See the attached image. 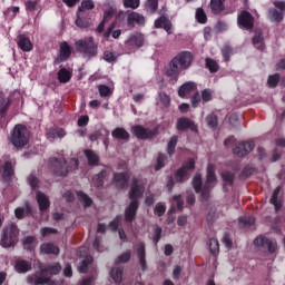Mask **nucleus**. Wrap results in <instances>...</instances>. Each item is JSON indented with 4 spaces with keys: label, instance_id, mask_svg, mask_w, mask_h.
<instances>
[{
    "label": "nucleus",
    "instance_id": "obj_1",
    "mask_svg": "<svg viewBox=\"0 0 285 285\" xmlns=\"http://www.w3.org/2000/svg\"><path fill=\"white\" fill-rule=\"evenodd\" d=\"M193 66V53L190 51H181L174 57L169 63V67L165 68L166 77H170V83H177L179 73L183 70H188Z\"/></svg>",
    "mask_w": 285,
    "mask_h": 285
},
{
    "label": "nucleus",
    "instance_id": "obj_2",
    "mask_svg": "<svg viewBox=\"0 0 285 285\" xmlns=\"http://www.w3.org/2000/svg\"><path fill=\"white\" fill-rule=\"evenodd\" d=\"M144 190H146V180L144 178H134L131 184V189L129 193L130 204L125 210L126 222H132L135 215H137V209L139 208V197H144Z\"/></svg>",
    "mask_w": 285,
    "mask_h": 285
},
{
    "label": "nucleus",
    "instance_id": "obj_3",
    "mask_svg": "<svg viewBox=\"0 0 285 285\" xmlns=\"http://www.w3.org/2000/svg\"><path fill=\"white\" fill-rule=\"evenodd\" d=\"M39 273L31 274L27 277L28 284L31 285H43L50 282V277L47 275H59L61 273V265L59 263H53L49 265H43L39 263Z\"/></svg>",
    "mask_w": 285,
    "mask_h": 285
},
{
    "label": "nucleus",
    "instance_id": "obj_4",
    "mask_svg": "<svg viewBox=\"0 0 285 285\" xmlns=\"http://www.w3.org/2000/svg\"><path fill=\"white\" fill-rule=\"evenodd\" d=\"M217 184V176L215 175V165L208 164L207 166V180L204 189H202V175H196L193 179L194 190L196 193H202L203 199H208L209 193L208 190L213 188Z\"/></svg>",
    "mask_w": 285,
    "mask_h": 285
},
{
    "label": "nucleus",
    "instance_id": "obj_5",
    "mask_svg": "<svg viewBox=\"0 0 285 285\" xmlns=\"http://www.w3.org/2000/svg\"><path fill=\"white\" fill-rule=\"evenodd\" d=\"M76 50L80 52L85 59H92V57H97V43H95L92 37H87L76 41Z\"/></svg>",
    "mask_w": 285,
    "mask_h": 285
},
{
    "label": "nucleus",
    "instance_id": "obj_6",
    "mask_svg": "<svg viewBox=\"0 0 285 285\" xmlns=\"http://www.w3.org/2000/svg\"><path fill=\"white\" fill-rule=\"evenodd\" d=\"M30 139V136L28 134V129L26 126L17 125L10 137V141L14 148H23V146H28V141Z\"/></svg>",
    "mask_w": 285,
    "mask_h": 285
},
{
    "label": "nucleus",
    "instance_id": "obj_7",
    "mask_svg": "<svg viewBox=\"0 0 285 285\" xmlns=\"http://www.w3.org/2000/svg\"><path fill=\"white\" fill-rule=\"evenodd\" d=\"M19 235V229L17 225L11 224L2 229V235L0 239V246L2 248H12L17 244V237Z\"/></svg>",
    "mask_w": 285,
    "mask_h": 285
},
{
    "label": "nucleus",
    "instance_id": "obj_8",
    "mask_svg": "<svg viewBox=\"0 0 285 285\" xmlns=\"http://www.w3.org/2000/svg\"><path fill=\"white\" fill-rule=\"evenodd\" d=\"M70 55H72V47H70L66 41L60 42L59 52L55 62L62 63V61H68V59H70Z\"/></svg>",
    "mask_w": 285,
    "mask_h": 285
},
{
    "label": "nucleus",
    "instance_id": "obj_9",
    "mask_svg": "<svg viewBox=\"0 0 285 285\" xmlns=\"http://www.w3.org/2000/svg\"><path fill=\"white\" fill-rule=\"evenodd\" d=\"M194 168H195V160L189 159L187 163L183 165L180 169L176 171L175 180L186 181V179H188V170H193Z\"/></svg>",
    "mask_w": 285,
    "mask_h": 285
},
{
    "label": "nucleus",
    "instance_id": "obj_10",
    "mask_svg": "<svg viewBox=\"0 0 285 285\" xmlns=\"http://www.w3.org/2000/svg\"><path fill=\"white\" fill-rule=\"evenodd\" d=\"M131 130L138 139H150V137H155L157 135V130L144 128L141 126H134Z\"/></svg>",
    "mask_w": 285,
    "mask_h": 285
},
{
    "label": "nucleus",
    "instance_id": "obj_11",
    "mask_svg": "<svg viewBox=\"0 0 285 285\" xmlns=\"http://www.w3.org/2000/svg\"><path fill=\"white\" fill-rule=\"evenodd\" d=\"M255 142H238L234 148V155L236 157H246L249 153H253Z\"/></svg>",
    "mask_w": 285,
    "mask_h": 285
},
{
    "label": "nucleus",
    "instance_id": "obj_12",
    "mask_svg": "<svg viewBox=\"0 0 285 285\" xmlns=\"http://www.w3.org/2000/svg\"><path fill=\"white\" fill-rule=\"evenodd\" d=\"M88 247H81L78 252L80 257H85L78 267L79 273H86L88 271V266L92 264V256L88 255Z\"/></svg>",
    "mask_w": 285,
    "mask_h": 285
},
{
    "label": "nucleus",
    "instance_id": "obj_13",
    "mask_svg": "<svg viewBox=\"0 0 285 285\" xmlns=\"http://www.w3.org/2000/svg\"><path fill=\"white\" fill-rule=\"evenodd\" d=\"M53 171L58 177H67L68 173H70V167H68V163H66L65 158L56 159L53 163Z\"/></svg>",
    "mask_w": 285,
    "mask_h": 285
},
{
    "label": "nucleus",
    "instance_id": "obj_14",
    "mask_svg": "<svg viewBox=\"0 0 285 285\" xmlns=\"http://www.w3.org/2000/svg\"><path fill=\"white\" fill-rule=\"evenodd\" d=\"M254 244L258 246V248H267L268 253H275L277 250V243L272 242L264 236L257 237L254 240Z\"/></svg>",
    "mask_w": 285,
    "mask_h": 285
},
{
    "label": "nucleus",
    "instance_id": "obj_15",
    "mask_svg": "<svg viewBox=\"0 0 285 285\" xmlns=\"http://www.w3.org/2000/svg\"><path fill=\"white\" fill-rule=\"evenodd\" d=\"M239 28H245V30H250L254 26L253 16L248 11H242L238 16Z\"/></svg>",
    "mask_w": 285,
    "mask_h": 285
},
{
    "label": "nucleus",
    "instance_id": "obj_16",
    "mask_svg": "<svg viewBox=\"0 0 285 285\" xmlns=\"http://www.w3.org/2000/svg\"><path fill=\"white\" fill-rule=\"evenodd\" d=\"M135 250L141 271H148V265L146 263V245H144V243H139L136 245Z\"/></svg>",
    "mask_w": 285,
    "mask_h": 285
},
{
    "label": "nucleus",
    "instance_id": "obj_17",
    "mask_svg": "<svg viewBox=\"0 0 285 285\" xmlns=\"http://www.w3.org/2000/svg\"><path fill=\"white\" fill-rule=\"evenodd\" d=\"M0 175L4 181H10L12 175H14V169H12V163L0 160Z\"/></svg>",
    "mask_w": 285,
    "mask_h": 285
},
{
    "label": "nucleus",
    "instance_id": "obj_18",
    "mask_svg": "<svg viewBox=\"0 0 285 285\" xmlns=\"http://www.w3.org/2000/svg\"><path fill=\"white\" fill-rule=\"evenodd\" d=\"M17 45L22 52H32V41H30V38L26 37L24 35H19L17 37Z\"/></svg>",
    "mask_w": 285,
    "mask_h": 285
},
{
    "label": "nucleus",
    "instance_id": "obj_19",
    "mask_svg": "<svg viewBox=\"0 0 285 285\" xmlns=\"http://www.w3.org/2000/svg\"><path fill=\"white\" fill-rule=\"evenodd\" d=\"M129 179L130 176H128L127 173H116L114 174L112 184L116 186V188H126V186H128Z\"/></svg>",
    "mask_w": 285,
    "mask_h": 285
},
{
    "label": "nucleus",
    "instance_id": "obj_20",
    "mask_svg": "<svg viewBox=\"0 0 285 285\" xmlns=\"http://www.w3.org/2000/svg\"><path fill=\"white\" fill-rule=\"evenodd\" d=\"M191 92H197V83L193 81H188L183 83L178 89V97H187V95H191Z\"/></svg>",
    "mask_w": 285,
    "mask_h": 285
},
{
    "label": "nucleus",
    "instance_id": "obj_21",
    "mask_svg": "<svg viewBox=\"0 0 285 285\" xmlns=\"http://www.w3.org/2000/svg\"><path fill=\"white\" fill-rule=\"evenodd\" d=\"M145 21H146L145 18L140 13H137V12H131L127 17L128 28H132L135 24L144 26Z\"/></svg>",
    "mask_w": 285,
    "mask_h": 285
},
{
    "label": "nucleus",
    "instance_id": "obj_22",
    "mask_svg": "<svg viewBox=\"0 0 285 285\" xmlns=\"http://www.w3.org/2000/svg\"><path fill=\"white\" fill-rule=\"evenodd\" d=\"M126 46H127V48H131V46L141 48V46H144V35H141V33L130 35L126 41Z\"/></svg>",
    "mask_w": 285,
    "mask_h": 285
},
{
    "label": "nucleus",
    "instance_id": "obj_23",
    "mask_svg": "<svg viewBox=\"0 0 285 285\" xmlns=\"http://www.w3.org/2000/svg\"><path fill=\"white\" fill-rule=\"evenodd\" d=\"M156 28H164L168 35H173V22L167 17H160L155 21Z\"/></svg>",
    "mask_w": 285,
    "mask_h": 285
},
{
    "label": "nucleus",
    "instance_id": "obj_24",
    "mask_svg": "<svg viewBox=\"0 0 285 285\" xmlns=\"http://www.w3.org/2000/svg\"><path fill=\"white\" fill-rule=\"evenodd\" d=\"M40 253L42 255H59L60 249L59 246L52 243H45L40 246Z\"/></svg>",
    "mask_w": 285,
    "mask_h": 285
},
{
    "label": "nucleus",
    "instance_id": "obj_25",
    "mask_svg": "<svg viewBox=\"0 0 285 285\" xmlns=\"http://www.w3.org/2000/svg\"><path fill=\"white\" fill-rule=\"evenodd\" d=\"M36 199L40 210H48V208H50V198L42 191L37 193Z\"/></svg>",
    "mask_w": 285,
    "mask_h": 285
},
{
    "label": "nucleus",
    "instance_id": "obj_26",
    "mask_svg": "<svg viewBox=\"0 0 285 285\" xmlns=\"http://www.w3.org/2000/svg\"><path fill=\"white\" fill-rule=\"evenodd\" d=\"M110 277L116 284H121L124 279V267H114L110 271Z\"/></svg>",
    "mask_w": 285,
    "mask_h": 285
},
{
    "label": "nucleus",
    "instance_id": "obj_27",
    "mask_svg": "<svg viewBox=\"0 0 285 285\" xmlns=\"http://www.w3.org/2000/svg\"><path fill=\"white\" fill-rule=\"evenodd\" d=\"M37 238L35 236H27L22 239L24 250H35L37 248Z\"/></svg>",
    "mask_w": 285,
    "mask_h": 285
},
{
    "label": "nucleus",
    "instance_id": "obj_28",
    "mask_svg": "<svg viewBox=\"0 0 285 285\" xmlns=\"http://www.w3.org/2000/svg\"><path fill=\"white\" fill-rule=\"evenodd\" d=\"M66 131L61 128L51 129L48 131L47 137L49 141H55V139H63Z\"/></svg>",
    "mask_w": 285,
    "mask_h": 285
},
{
    "label": "nucleus",
    "instance_id": "obj_29",
    "mask_svg": "<svg viewBox=\"0 0 285 285\" xmlns=\"http://www.w3.org/2000/svg\"><path fill=\"white\" fill-rule=\"evenodd\" d=\"M177 128L178 130H187V128L195 130V124L188 118H180L177 121Z\"/></svg>",
    "mask_w": 285,
    "mask_h": 285
},
{
    "label": "nucleus",
    "instance_id": "obj_30",
    "mask_svg": "<svg viewBox=\"0 0 285 285\" xmlns=\"http://www.w3.org/2000/svg\"><path fill=\"white\" fill-rule=\"evenodd\" d=\"M14 268L17 273H28L32 268V264L27 261H17Z\"/></svg>",
    "mask_w": 285,
    "mask_h": 285
},
{
    "label": "nucleus",
    "instance_id": "obj_31",
    "mask_svg": "<svg viewBox=\"0 0 285 285\" xmlns=\"http://www.w3.org/2000/svg\"><path fill=\"white\" fill-rule=\"evenodd\" d=\"M269 21H274L275 23H279L284 20V12L278 11L277 9H271L268 11Z\"/></svg>",
    "mask_w": 285,
    "mask_h": 285
},
{
    "label": "nucleus",
    "instance_id": "obj_32",
    "mask_svg": "<svg viewBox=\"0 0 285 285\" xmlns=\"http://www.w3.org/2000/svg\"><path fill=\"white\" fill-rule=\"evenodd\" d=\"M58 79L60 83H68V81L72 79V71L66 68L60 69L58 72Z\"/></svg>",
    "mask_w": 285,
    "mask_h": 285
},
{
    "label": "nucleus",
    "instance_id": "obj_33",
    "mask_svg": "<svg viewBox=\"0 0 285 285\" xmlns=\"http://www.w3.org/2000/svg\"><path fill=\"white\" fill-rule=\"evenodd\" d=\"M157 104L160 108H168V106H170V96L166 92H160L157 98Z\"/></svg>",
    "mask_w": 285,
    "mask_h": 285
},
{
    "label": "nucleus",
    "instance_id": "obj_34",
    "mask_svg": "<svg viewBox=\"0 0 285 285\" xmlns=\"http://www.w3.org/2000/svg\"><path fill=\"white\" fill-rule=\"evenodd\" d=\"M175 205L177 210L184 209V198H181V195H176L173 197V207L169 209V213H175Z\"/></svg>",
    "mask_w": 285,
    "mask_h": 285
},
{
    "label": "nucleus",
    "instance_id": "obj_35",
    "mask_svg": "<svg viewBox=\"0 0 285 285\" xmlns=\"http://www.w3.org/2000/svg\"><path fill=\"white\" fill-rule=\"evenodd\" d=\"M89 166H97L99 164V156L92 150H85Z\"/></svg>",
    "mask_w": 285,
    "mask_h": 285
},
{
    "label": "nucleus",
    "instance_id": "obj_36",
    "mask_svg": "<svg viewBox=\"0 0 285 285\" xmlns=\"http://www.w3.org/2000/svg\"><path fill=\"white\" fill-rule=\"evenodd\" d=\"M279 190H282L281 187H276V189L273 191L271 204L274 206L275 210H279L282 208V203L277 200V197H279Z\"/></svg>",
    "mask_w": 285,
    "mask_h": 285
},
{
    "label": "nucleus",
    "instance_id": "obj_37",
    "mask_svg": "<svg viewBox=\"0 0 285 285\" xmlns=\"http://www.w3.org/2000/svg\"><path fill=\"white\" fill-rule=\"evenodd\" d=\"M77 197H78L79 202H81V204H83L85 208L92 206V198H90L83 191H77Z\"/></svg>",
    "mask_w": 285,
    "mask_h": 285
},
{
    "label": "nucleus",
    "instance_id": "obj_38",
    "mask_svg": "<svg viewBox=\"0 0 285 285\" xmlns=\"http://www.w3.org/2000/svg\"><path fill=\"white\" fill-rule=\"evenodd\" d=\"M111 135L115 137V139H128V137H130V134H128L126 129L119 127L114 129Z\"/></svg>",
    "mask_w": 285,
    "mask_h": 285
},
{
    "label": "nucleus",
    "instance_id": "obj_39",
    "mask_svg": "<svg viewBox=\"0 0 285 285\" xmlns=\"http://www.w3.org/2000/svg\"><path fill=\"white\" fill-rule=\"evenodd\" d=\"M8 106H10V100L3 98V92H0V115H1V117H6V112H8Z\"/></svg>",
    "mask_w": 285,
    "mask_h": 285
},
{
    "label": "nucleus",
    "instance_id": "obj_40",
    "mask_svg": "<svg viewBox=\"0 0 285 285\" xmlns=\"http://www.w3.org/2000/svg\"><path fill=\"white\" fill-rule=\"evenodd\" d=\"M224 1L226 0H210V9L216 14L224 10Z\"/></svg>",
    "mask_w": 285,
    "mask_h": 285
},
{
    "label": "nucleus",
    "instance_id": "obj_41",
    "mask_svg": "<svg viewBox=\"0 0 285 285\" xmlns=\"http://www.w3.org/2000/svg\"><path fill=\"white\" fill-rule=\"evenodd\" d=\"M158 7H159L158 0H147L145 3V9L149 12V14H154V12H157Z\"/></svg>",
    "mask_w": 285,
    "mask_h": 285
},
{
    "label": "nucleus",
    "instance_id": "obj_42",
    "mask_svg": "<svg viewBox=\"0 0 285 285\" xmlns=\"http://www.w3.org/2000/svg\"><path fill=\"white\" fill-rule=\"evenodd\" d=\"M253 45L255 46V48H257V50H264L265 46L262 32L255 35V37L253 38Z\"/></svg>",
    "mask_w": 285,
    "mask_h": 285
},
{
    "label": "nucleus",
    "instance_id": "obj_43",
    "mask_svg": "<svg viewBox=\"0 0 285 285\" xmlns=\"http://www.w3.org/2000/svg\"><path fill=\"white\" fill-rule=\"evenodd\" d=\"M30 214V205L27 204L23 208L18 207L14 210V215L18 219H23V217H26V215Z\"/></svg>",
    "mask_w": 285,
    "mask_h": 285
},
{
    "label": "nucleus",
    "instance_id": "obj_44",
    "mask_svg": "<svg viewBox=\"0 0 285 285\" xmlns=\"http://www.w3.org/2000/svg\"><path fill=\"white\" fill-rule=\"evenodd\" d=\"M208 248L212 255H217L219 253V240L217 238H210L208 240Z\"/></svg>",
    "mask_w": 285,
    "mask_h": 285
},
{
    "label": "nucleus",
    "instance_id": "obj_45",
    "mask_svg": "<svg viewBox=\"0 0 285 285\" xmlns=\"http://www.w3.org/2000/svg\"><path fill=\"white\" fill-rule=\"evenodd\" d=\"M77 19H76V26L78 28H88V26H90V22H88V20H83V13H81V9H78V13H77Z\"/></svg>",
    "mask_w": 285,
    "mask_h": 285
},
{
    "label": "nucleus",
    "instance_id": "obj_46",
    "mask_svg": "<svg viewBox=\"0 0 285 285\" xmlns=\"http://www.w3.org/2000/svg\"><path fill=\"white\" fill-rule=\"evenodd\" d=\"M205 63H206V68L209 70V72H217L219 70V63H217L212 58H206Z\"/></svg>",
    "mask_w": 285,
    "mask_h": 285
},
{
    "label": "nucleus",
    "instance_id": "obj_47",
    "mask_svg": "<svg viewBox=\"0 0 285 285\" xmlns=\"http://www.w3.org/2000/svg\"><path fill=\"white\" fill-rule=\"evenodd\" d=\"M177 141H178L177 136L171 137V139L167 145L168 155H175V148H177Z\"/></svg>",
    "mask_w": 285,
    "mask_h": 285
},
{
    "label": "nucleus",
    "instance_id": "obj_48",
    "mask_svg": "<svg viewBox=\"0 0 285 285\" xmlns=\"http://www.w3.org/2000/svg\"><path fill=\"white\" fill-rule=\"evenodd\" d=\"M98 90L100 97H110V95H112V90L106 85H99Z\"/></svg>",
    "mask_w": 285,
    "mask_h": 285
},
{
    "label": "nucleus",
    "instance_id": "obj_49",
    "mask_svg": "<svg viewBox=\"0 0 285 285\" xmlns=\"http://www.w3.org/2000/svg\"><path fill=\"white\" fill-rule=\"evenodd\" d=\"M95 8V2L92 0H83L81 2V7L78 10H81V14H83V10H92Z\"/></svg>",
    "mask_w": 285,
    "mask_h": 285
},
{
    "label": "nucleus",
    "instance_id": "obj_50",
    "mask_svg": "<svg viewBox=\"0 0 285 285\" xmlns=\"http://www.w3.org/2000/svg\"><path fill=\"white\" fill-rule=\"evenodd\" d=\"M153 230H154V237H153L154 243L158 244L159 239H161V227L158 225H154Z\"/></svg>",
    "mask_w": 285,
    "mask_h": 285
},
{
    "label": "nucleus",
    "instance_id": "obj_51",
    "mask_svg": "<svg viewBox=\"0 0 285 285\" xmlns=\"http://www.w3.org/2000/svg\"><path fill=\"white\" fill-rule=\"evenodd\" d=\"M242 226H253L255 224V218L253 216H244L239 218Z\"/></svg>",
    "mask_w": 285,
    "mask_h": 285
},
{
    "label": "nucleus",
    "instance_id": "obj_52",
    "mask_svg": "<svg viewBox=\"0 0 285 285\" xmlns=\"http://www.w3.org/2000/svg\"><path fill=\"white\" fill-rule=\"evenodd\" d=\"M196 19L198 23H206V12H204V9L198 8L196 10Z\"/></svg>",
    "mask_w": 285,
    "mask_h": 285
},
{
    "label": "nucleus",
    "instance_id": "obj_53",
    "mask_svg": "<svg viewBox=\"0 0 285 285\" xmlns=\"http://www.w3.org/2000/svg\"><path fill=\"white\" fill-rule=\"evenodd\" d=\"M267 83H268L269 88H275L277 86V83H279L278 73H274V75L269 76Z\"/></svg>",
    "mask_w": 285,
    "mask_h": 285
},
{
    "label": "nucleus",
    "instance_id": "obj_54",
    "mask_svg": "<svg viewBox=\"0 0 285 285\" xmlns=\"http://www.w3.org/2000/svg\"><path fill=\"white\" fill-rule=\"evenodd\" d=\"M206 124L209 128H215L217 126V116L210 114L206 117Z\"/></svg>",
    "mask_w": 285,
    "mask_h": 285
},
{
    "label": "nucleus",
    "instance_id": "obj_55",
    "mask_svg": "<svg viewBox=\"0 0 285 285\" xmlns=\"http://www.w3.org/2000/svg\"><path fill=\"white\" fill-rule=\"evenodd\" d=\"M104 177H106V170H101L95 176L94 184H96V186H104Z\"/></svg>",
    "mask_w": 285,
    "mask_h": 285
},
{
    "label": "nucleus",
    "instance_id": "obj_56",
    "mask_svg": "<svg viewBox=\"0 0 285 285\" xmlns=\"http://www.w3.org/2000/svg\"><path fill=\"white\" fill-rule=\"evenodd\" d=\"M139 0H124L125 8H131V10H137L139 8Z\"/></svg>",
    "mask_w": 285,
    "mask_h": 285
},
{
    "label": "nucleus",
    "instance_id": "obj_57",
    "mask_svg": "<svg viewBox=\"0 0 285 285\" xmlns=\"http://www.w3.org/2000/svg\"><path fill=\"white\" fill-rule=\"evenodd\" d=\"M166 166V155L159 154L157 157L156 170H161V168Z\"/></svg>",
    "mask_w": 285,
    "mask_h": 285
},
{
    "label": "nucleus",
    "instance_id": "obj_58",
    "mask_svg": "<svg viewBox=\"0 0 285 285\" xmlns=\"http://www.w3.org/2000/svg\"><path fill=\"white\" fill-rule=\"evenodd\" d=\"M28 184L32 188V190H37V188H39V178L30 175L28 177Z\"/></svg>",
    "mask_w": 285,
    "mask_h": 285
},
{
    "label": "nucleus",
    "instance_id": "obj_59",
    "mask_svg": "<svg viewBox=\"0 0 285 285\" xmlns=\"http://www.w3.org/2000/svg\"><path fill=\"white\" fill-rule=\"evenodd\" d=\"M202 100L205 102L213 101V90L205 89L202 91Z\"/></svg>",
    "mask_w": 285,
    "mask_h": 285
},
{
    "label": "nucleus",
    "instance_id": "obj_60",
    "mask_svg": "<svg viewBox=\"0 0 285 285\" xmlns=\"http://www.w3.org/2000/svg\"><path fill=\"white\" fill-rule=\"evenodd\" d=\"M130 252H126L122 255H120L117 259H116V264H126V262L130 261Z\"/></svg>",
    "mask_w": 285,
    "mask_h": 285
},
{
    "label": "nucleus",
    "instance_id": "obj_61",
    "mask_svg": "<svg viewBox=\"0 0 285 285\" xmlns=\"http://www.w3.org/2000/svg\"><path fill=\"white\" fill-rule=\"evenodd\" d=\"M166 213V204L159 203L155 207V214L158 215V217H161Z\"/></svg>",
    "mask_w": 285,
    "mask_h": 285
},
{
    "label": "nucleus",
    "instance_id": "obj_62",
    "mask_svg": "<svg viewBox=\"0 0 285 285\" xmlns=\"http://www.w3.org/2000/svg\"><path fill=\"white\" fill-rule=\"evenodd\" d=\"M121 224V216H117L112 222L109 223L110 230H117Z\"/></svg>",
    "mask_w": 285,
    "mask_h": 285
},
{
    "label": "nucleus",
    "instance_id": "obj_63",
    "mask_svg": "<svg viewBox=\"0 0 285 285\" xmlns=\"http://www.w3.org/2000/svg\"><path fill=\"white\" fill-rule=\"evenodd\" d=\"M193 108H197L199 104L202 102V96L199 92H195V95L190 99Z\"/></svg>",
    "mask_w": 285,
    "mask_h": 285
},
{
    "label": "nucleus",
    "instance_id": "obj_64",
    "mask_svg": "<svg viewBox=\"0 0 285 285\" xmlns=\"http://www.w3.org/2000/svg\"><path fill=\"white\" fill-rule=\"evenodd\" d=\"M222 178L226 181V184H233L235 176L230 171H225L222 174Z\"/></svg>",
    "mask_w": 285,
    "mask_h": 285
}]
</instances>
